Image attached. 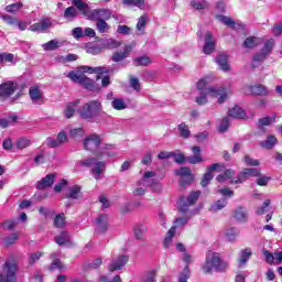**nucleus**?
Wrapping results in <instances>:
<instances>
[{"label":"nucleus","mask_w":282,"mask_h":282,"mask_svg":"<svg viewBox=\"0 0 282 282\" xmlns=\"http://www.w3.org/2000/svg\"><path fill=\"white\" fill-rule=\"evenodd\" d=\"M85 74H109V68L102 66H80L78 70H73L68 73L67 76L73 83H77L78 85H82V87L91 90L94 89V79L86 77Z\"/></svg>","instance_id":"1"},{"label":"nucleus","mask_w":282,"mask_h":282,"mask_svg":"<svg viewBox=\"0 0 282 282\" xmlns=\"http://www.w3.org/2000/svg\"><path fill=\"white\" fill-rule=\"evenodd\" d=\"M228 265V262L221 260V256L218 252L208 251L202 270L205 274H213V272H226Z\"/></svg>","instance_id":"2"},{"label":"nucleus","mask_w":282,"mask_h":282,"mask_svg":"<svg viewBox=\"0 0 282 282\" xmlns=\"http://www.w3.org/2000/svg\"><path fill=\"white\" fill-rule=\"evenodd\" d=\"M100 135L98 134H90L84 140V148L86 151H99L97 152L98 155H108V158H112V155H116V153L111 152V149H113V145L109 144H102L100 143Z\"/></svg>","instance_id":"3"},{"label":"nucleus","mask_w":282,"mask_h":282,"mask_svg":"<svg viewBox=\"0 0 282 282\" xmlns=\"http://www.w3.org/2000/svg\"><path fill=\"white\" fill-rule=\"evenodd\" d=\"M102 111V105L98 100H91L85 104L82 109L78 111L79 117H82L83 120H88V122H91L98 113Z\"/></svg>","instance_id":"4"},{"label":"nucleus","mask_w":282,"mask_h":282,"mask_svg":"<svg viewBox=\"0 0 282 282\" xmlns=\"http://www.w3.org/2000/svg\"><path fill=\"white\" fill-rule=\"evenodd\" d=\"M155 176V172L153 171H148L143 174V177L138 182V186H143V187H137L133 191V195L135 197H142L144 193H147L145 188H149L151 186H158L159 188H162L160 184H158V181H155L153 177Z\"/></svg>","instance_id":"5"},{"label":"nucleus","mask_w":282,"mask_h":282,"mask_svg":"<svg viewBox=\"0 0 282 282\" xmlns=\"http://www.w3.org/2000/svg\"><path fill=\"white\" fill-rule=\"evenodd\" d=\"M2 270H7V272L6 275L3 273H0V282L17 281V270H19V268L17 267L15 262H12L10 260L6 261Z\"/></svg>","instance_id":"6"},{"label":"nucleus","mask_w":282,"mask_h":282,"mask_svg":"<svg viewBox=\"0 0 282 282\" xmlns=\"http://www.w3.org/2000/svg\"><path fill=\"white\" fill-rule=\"evenodd\" d=\"M80 166H94L91 173L95 180H100L102 171L106 169L105 162H97L95 158L87 159L85 161H79Z\"/></svg>","instance_id":"7"},{"label":"nucleus","mask_w":282,"mask_h":282,"mask_svg":"<svg viewBox=\"0 0 282 282\" xmlns=\"http://www.w3.org/2000/svg\"><path fill=\"white\" fill-rule=\"evenodd\" d=\"M273 48H274V40L271 39L264 43V46L261 50V52L259 54H257L256 56H253L251 66L259 67L261 62L265 61V56H268V54H270V52H272Z\"/></svg>","instance_id":"8"},{"label":"nucleus","mask_w":282,"mask_h":282,"mask_svg":"<svg viewBox=\"0 0 282 282\" xmlns=\"http://www.w3.org/2000/svg\"><path fill=\"white\" fill-rule=\"evenodd\" d=\"M249 177H261V171L259 169H245L237 178L230 181V184H243Z\"/></svg>","instance_id":"9"},{"label":"nucleus","mask_w":282,"mask_h":282,"mask_svg":"<svg viewBox=\"0 0 282 282\" xmlns=\"http://www.w3.org/2000/svg\"><path fill=\"white\" fill-rule=\"evenodd\" d=\"M199 195H202V192L197 191L191 193L186 199L182 197L177 203V208L180 213H186L188 210V207L193 206V204H195V202L199 199Z\"/></svg>","instance_id":"10"},{"label":"nucleus","mask_w":282,"mask_h":282,"mask_svg":"<svg viewBox=\"0 0 282 282\" xmlns=\"http://www.w3.org/2000/svg\"><path fill=\"white\" fill-rule=\"evenodd\" d=\"M181 259L182 261H184V263H186V265L178 274L177 282H188V279H191V269L188 268V265L193 263V256H191L188 252H184Z\"/></svg>","instance_id":"11"},{"label":"nucleus","mask_w":282,"mask_h":282,"mask_svg":"<svg viewBox=\"0 0 282 282\" xmlns=\"http://www.w3.org/2000/svg\"><path fill=\"white\" fill-rule=\"evenodd\" d=\"M207 94L210 95V98H218V105H224V102L228 100V96H230V91H228L226 88L215 87H209L207 89Z\"/></svg>","instance_id":"12"},{"label":"nucleus","mask_w":282,"mask_h":282,"mask_svg":"<svg viewBox=\"0 0 282 282\" xmlns=\"http://www.w3.org/2000/svg\"><path fill=\"white\" fill-rule=\"evenodd\" d=\"M88 19L90 21H109L111 19V10L109 9H95L89 12Z\"/></svg>","instance_id":"13"},{"label":"nucleus","mask_w":282,"mask_h":282,"mask_svg":"<svg viewBox=\"0 0 282 282\" xmlns=\"http://www.w3.org/2000/svg\"><path fill=\"white\" fill-rule=\"evenodd\" d=\"M1 19L7 23V25H11V28H18L21 32H25L28 30V22L21 21L12 15L4 14Z\"/></svg>","instance_id":"14"},{"label":"nucleus","mask_w":282,"mask_h":282,"mask_svg":"<svg viewBox=\"0 0 282 282\" xmlns=\"http://www.w3.org/2000/svg\"><path fill=\"white\" fill-rule=\"evenodd\" d=\"M17 83L15 82H6L0 85V98L2 100H7L17 91Z\"/></svg>","instance_id":"15"},{"label":"nucleus","mask_w":282,"mask_h":282,"mask_svg":"<svg viewBox=\"0 0 282 282\" xmlns=\"http://www.w3.org/2000/svg\"><path fill=\"white\" fill-rule=\"evenodd\" d=\"M175 175L181 177L180 185L181 186H188V184L193 183V173L191 172V169L188 167H181L180 170L175 171Z\"/></svg>","instance_id":"16"},{"label":"nucleus","mask_w":282,"mask_h":282,"mask_svg":"<svg viewBox=\"0 0 282 282\" xmlns=\"http://www.w3.org/2000/svg\"><path fill=\"white\" fill-rule=\"evenodd\" d=\"M215 47H217L215 37L210 31H207L205 34V45L203 46L204 54H213V52H215Z\"/></svg>","instance_id":"17"},{"label":"nucleus","mask_w":282,"mask_h":282,"mask_svg":"<svg viewBox=\"0 0 282 282\" xmlns=\"http://www.w3.org/2000/svg\"><path fill=\"white\" fill-rule=\"evenodd\" d=\"M128 262L129 256H119L118 258L112 260V262L108 267V270L110 272H116V270H122V268H124Z\"/></svg>","instance_id":"18"},{"label":"nucleus","mask_w":282,"mask_h":282,"mask_svg":"<svg viewBox=\"0 0 282 282\" xmlns=\"http://www.w3.org/2000/svg\"><path fill=\"white\" fill-rule=\"evenodd\" d=\"M96 232H107L109 230V216L99 215L96 220Z\"/></svg>","instance_id":"19"},{"label":"nucleus","mask_w":282,"mask_h":282,"mask_svg":"<svg viewBox=\"0 0 282 282\" xmlns=\"http://www.w3.org/2000/svg\"><path fill=\"white\" fill-rule=\"evenodd\" d=\"M29 96L34 105H41V102H43V91L39 86H31Z\"/></svg>","instance_id":"20"},{"label":"nucleus","mask_w":282,"mask_h":282,"mask_svg":"<svg viewBox=\"0 0 282 282\" xmlns=\"http://www.w3.org/2000/svg\"><path fill=\"white\" fill-rule=\"evenodd\" d=\"M52 28V21L44 19L37 23L32 24L29 30L31 32H47Z\"/></svg>","instance_id":"21"},{"label":"nucleus","mask_w":282,"mask_h":282,"mask_svg":"<svg viewBox=\"0 0 282 282\" xmlns=\"http://www.w3.org/2000/svg\"><path fill=\"white\" fill-rule=\"evenodd\" d=\"M245 93L252 94L253 96H268V94H270V91H268V87L261 84L248 86V90H246Z\"/></svg>","instance_id":"22"},{"label":"nucleus","mask_w":282,"mask_h":282,"mask_svg":"<svg viewBox=\"0 0 282 282\" xmlns=\"http://www.w3.org/2000/svg\"><path fill=\"white\" fill-rule=\"evenodd\" d=\"M234 219H236V221H240V224H243L246 221H248V209H246V207H237L234 210L232 214Z\"/></svg>","instance_id":"23"},{"label":"nucleus","mask_w":282,"mask_h":282,"mask_svg":"<svg viewBox=\"0 0 282 282\" xmlns=\"http://www.w3.org/2000/svg\"><path fill=\"white\" fill-rule=\"evenodd\" d=\"M55 177L56 176L54 174H47L44 178H42L41 181L37 182L36 188L39 191L50 188V186H52L54 184Z\"/></svg>","instance_id":"24"},{"label":"nucleus","mask_w":282,"mask_h":282,"mask_svg":"<svg viewBox=\"0 0 282 282\" xmlns=\"http://www.w3.org/2000/svg\"><path fill=\"white\" fill-rule=\"evenodd\" d=\"M250 257H252V249H242L238 256L239 268H243V265L250 261Z\"/></svg>","instance_id":"25"},{"label":"nucleus","mask_w":282,"mask_h":282,"mask_svg":"<svg viewBox=\"0 0 282 282\" xmlns=\"http://www.w3.org/2000/svg\"><path fill=\"white\" fill-rule=\"evenodd\" d=\"M80 105V100H75L72 102L66 104V107L64 109V116L65 118H74V115L76 113V108Z\"/></svg>","instance_id":"26"},{"label":"nucleus","mask_w":282,"mask_h":282,"mask_svg":"<svg viewBox=\"0 0 282 282\" xmlns=\"http://www.w3.org/2000/svg\"><path fill=\"white\" fill-rule=\"evenodd\" d=\"M194 155L192 156H187L186 161L189 164H199L200 162H204V159L202 158V149H199V147H194L192 149Z\"/></svg>","instance_id":"27"},{"label":"nucleus","mask_w":282,"mask_h":282,"mask_svg":"<svg viewBox=\"0 0 282 282\" xmlns=\"http://www.w3.org/2000/svg\"><path fill=\"white\" fill-rule=\"evenodd\" d=\"M216 63L218 66H220L223 72H230V65H228V55H226V53H220L216 57Z\"/></svg>","instance_id":"28"},{"label":"nucleus","mask_w":282,"mask_h":282,"mask_svg":"<svg viewBox=\"0 0 282 282\" xmlns=\"http://www.w3.org/2000/svg\"><path fill=\"white\" fill-rule=\"evenodd\" d=\"M149 232V227L145 224H138L134 227V237L135 239L142 240L144 239V235Z\"/></svg>","instance_id":"29"},{"label":"nucleus","mask_w":282,"mask_h":282,"mask_svg":"<svg viewBox=\"0 0 282 282\" xmlns=\"http://www.w3.org/2000/svg\"><path fill=\"white\" fill-rule=\"evenodd\" d=\"M218 21L227 25V28H231V30H239V24L232 20V18H228L226 15H217Z\"/></svg>","instance_id":"30"},{"label":"nucleus","mask_w":282,"mask_h":282,"mask_svg":"<svg viewBox=\"0 0 282 282\" xmlns=\"http://www.w3.org/2000/svg\"><path fill=\"white\" fill-rule=\"evenodd\" d=\"M237 172H235V170L229 169V170H225V172L223 174H219L216 180L217 182H219V184H224V182H226L227 180H232V177H235Z\"/></svg>","instance_id":"31"},{"label":"nucleus","mask_w":282,"mask_h":282,"mask_svg":"<svg viewBox=\"0 0 282 282\" xmlns=\"http://www.w3.org/2000/svg\"><path fill=\"white\" fill-rule=\"evenodd\" d=\"M131 46H126L123 52H117L113 54L112 56V61L115 63H120V61H124V58H127V56H129V54H131Z\"/></svg>","instance_id":"32"},{"label":"nucleus","mask_w":282,"mask_h":282,"mask_svg":"<svg viewBox=\"0 0 282 282\" xmlns=\"http://www.w3.org/2000/svg\"><path fill=\"white\" fill-rule=\"evenodd\" d=\"M73 6L79 10L85 17H89V4L83 2V0H73Z\"/></svg>","instance_id":"33"},{"label":"nucleus","mask_w":282,"mask_h":282,"mask_svg":"<svg viewBox=\"0 0 282 282\" xmlns=\"http://www.w3.org/2000/svg\"><path fill=\"white\" fill-rule=\"evenodd\" d=\"M239 229L231 227L225 230V239H227V241H236L237 238L239 237Z\"/></svg>","instance_id":"34"},{"label":"nucleus","mask_w":282,"mask_h":282,"mask_svg":"<svg viewBox=\"0 0 282 282\" xmlns=\"http://www.w3.org/2000/svg\"><path fill=\"white\" fill-rule=\"evenodd\" d=\"M261 44V39L257 36H249L243 42V47H247L248 50H252L253 47H257V45Z\"/></svg>","instance_id":"35"},{"label":"nucleus","mask_w":282,"mask_h":282,"mask_svg":"<svg viewBox=\"0 0 282 282\" xmlns=\"http://www.w3.org/2000/svg\"><path fill=\"white\" fill-rule=\"evenodd\" d=\"M226 206H228V199L226 198H220L218 200H216L212 206H210V210L212 213H217L219 210H224V208H226Z\"/></svg>","instance_id":"36"},{"label":"nucleus","mask_w":282,"mask_h":282,"mask_svg":"<svg viewBox=\"0 0 282 282\" xmlns=\"http://www.w3.org/2000/svg\"><path fill=\"white\" fill-rule=\"evenodd\" d=\"M229 118H246V111L241 107L236 106L228 111Z\"/></svg>","instance_id":"37"},{"label":"nucleus","mask_w":282,"mask_h":282,"mask_svg":"<svg viewBox=\"0 0 282 282\" xmlns=\"http://www.w3.org/2000/svg\"><path fill=\"white\" fill-rule=\"evenodd\" d=\"M61 45H63V43H61L59 41L51 40L47 43H44L42 47L43 50H45V52H54V50H58Z\"/></svg>","instance_id":"38"},{"label":"nucleus","mask_w":282,"mask_h":282,"mask_svg":"<svg viewBox=\"0 0 282 282\" xmlns=\"http://www.w3.org/2000/svg\"><path fill=\"white\" fill-rule=\"evenodd\" d=\"M213 80V78L206 76L202 79H199L196 84V88L198 89V91H206V89H210V87H208V84Z\"/></svg>","instance_id":"39"},{"label":"nucleus","mask_w":282,"mask_h":282,"mask_svg":"<svg viewBox=\"0 0 282 282\" xmlns=\"http://www.w3.org/2000/svg\"><path fill=\"white\" fill-rule=\"evenodd\" d=\"M96 21H97L96 28L99 34H107V32L111 30V26L105 20H96Z\"/></svg>","instance_id":"40"},{"label":"nucleus","mask_w":282,"mask_h":282,"mask_svg":"<svg viewBox=\"0 0 282 282\" xmlns=\"http://www.w3.org/2000/svg\"><path fill=\"white\" fill-rule=\"evenodd\" d=\"M208 96L210 97L207 88L205 89V91L199 93V96L195 98V102L198 104L199 106L208 105Z\"/></svg>","instance_id":"41"},{"label":"nucleus","mask_w":282,"mask_h":282,"mask_svg":"<svg viewBox=\"0 0 282 282\" xmlns=\"http://www.w3.org/2000/svg\"><path fill=\"white\" fill-rule=\"evenodd\" d=\"M173 237H175V227H171L167 231L163 242L164 248H171V246H173Z\"/></svg>","instance_id":"42"},{"label":"nucleus","mask_w":282,"mask_h":282,"mask_svg":"<svg viewBox=\"0 0 282 282\" xmlns=\"http://www.w3.org/2000/svg\"><path fill=\"white\" fill-rule=\"evenodd\" d=\"M3 63H11V65H17V62H14V54L0 53V65H3Z\"/></svg>","instance_id":"43"},{"label":"nucleus","mask_w":282,"mask_h":282,"mask_svg":"<svg viewBox=\"0 0 282 282\" xmlns=\"http://www.w3.org/2000/svg\"><path fill=\"white\" fill-rule=\"evenodd\" d=\"M55 242L58 246H65V243H69V234L67 231H62L61 235L55 237Z\"/></svg>","instance_id":"44"},{"label":"nucleus","mask_w":282,"mask_h":282,"mask_svg":"<svg viewBox=\"0 0 282 282\" xmlns=\"http://www.w3.org/2000/svg\"><path fill=\"white\" fill-rule=\"evenodd\" d=\"M145 28H147V17L142 15L139 18L138 23H137V34L138 35L144 34Z\"/></svg>","instance_id":"45"},{"label":"nucleus","mask_w":282,"mask_h":282,"mask_svg":"<svg viewBox=\"0 0 282 282\" xmlns=\"http://www.w3.org/2000/svg\"><path fill=\"white\" fill-rule=\"evenodd\" d=\"M135 67H147V65H151V57L149 56H141V57H137L133 61Z\"/></svg>","instance_id":"46"},{"label":"nucleus","mask_w":282,"mask_h":282,"mask_svg":"<svg viewBox=\"0 0 282 282\" xmlns=\"http://www.w3.org/2000/svg\"><path fill=\"white\" fill-rule=\"evenodd\" d=\"M69 134L74 140H83V138H85V129L74 128L69 131Z\"/></svg>","instance_id":"47"},{"label":"nucleus","mask_w":282,"mask_h":282,"mask_svg":"<svg viewBox=\"0 0 282 282\" xmlns=\"http://www.w3.org/2000/svg\"><path fill=\"white\" fill-rule=\"evenodd\" d=\"M274 144H276V137L274 135H269L267 140L262 141L260 145L262 149H273Z\"/></svg>","instance_id":"48"},{"label":"nucleus","mask_w":282,"mask_h":282,"mask_svg":"<svg viewBox=\"0 0 282 282\" xmlns=\"http://www.w3.org/2000/svg\"><path fill=\"white\" fill-rule=\"evenodd\" d=\"M111 107L117 111H122V109H127V102H124V99L116 98L111 101Z\"/></svg>","instance_id":"49"},{"label":"nucleus","mask_w":282,"mask_h":282,"mask_svg":"<svg viewBox=\"0 0 282 282\" xmlns=\"http://www.w3.org/2000/svg\"><path fill=\"white\" fill-rule=\"evenodd\" d=\"M78 17V11L74 7H68L64 11V19H67V21H73V19H76Z\"/></svg>","instance_id":"50"},{"label":"nucleus","mask_w":282,"mask_h":282,"mask_svg":"<svg viewBox=\"0 0 282 282\" xmlns=\"http://www.w3.org/2000/svg\"><path fill=\"white\" fill-rule=\"evenodd\" d=\"M191 6L194 10H206V8H208V2L204 0H191Z\"/></svg>","instance_id":"51"},{"label":"nucleus","mask_w":282,"mask_h":282,"mask_svg":"<svg viewBox=\"0 0 282 282\" xmlns=\"http://www.w3.org/2000/svg\"><path fill=\"white\" fill-rule=\"evenodd\" d=\"M23 8L22 2H15L12 4H9L6 7V12H9L10 14H15V12H19Z\"/></svg>","instance_id":"52"},{"label":"nucleus","mask_w":282,"mask_h":282,"mask_svg":"<svg viewBox=\"0 0 282 282\" xmlns=\"http://www.w3.org/2000/svg\"><path fill=\"white\" fill-rule=\"evenodd\" d=\"M31 145H32V140L24 137L18 139L17 141V147L18 149H21V150L28 149V147H31Z\"/></svg>","instance_id":"53"},{"label":"nucleus","mask_w":282,"mask_h":282,"mask_svg":"<svg viewBox=\"0 0 282 282\" xmlns=\"http://www.w3.org/2000/svg\"><path fill=\"white\" fill-rule=\"evenodd\" d=\"M55 228H65V214H58L54 218Z\"/></svg>","instance_id":"54"},{"label":"nucleus","mask_w":282,"mask_h":282,"mask_svg":"<svg viewBox=\"0 0 282 282\" xmlns=\"http://www.w3.org/2000/svg\"><path fill=\"white\" fill-rule=\"evenodd\" d=\"M131 32H133V30H131V28H129L128 25L119 24L117 26V34H122L123 36H129V34H131Z\"/></svg>","instance_id":"55"},{"label":"nucleus","mask_w":282,"mask_h":282,"mask_svg":"<svg viewBox=\"0 0 282 282\" xmlns=\"http://www.w3.org/2000/svg\"><path fill=\"white\" fill-rule=\"evenodd\" d=\"M276 121V116L263 117L259 120L260 127H268Z\"/></svg>","instance_id":"56"},{"label":"nucleus","mask_w":282,"mask_h":282,"mask_svg":"<svg viewBox=\"0 0 282 282\" xmlns=\"http://www.w3.org/2000/svg\"><path fill=\"white\" fill-rule=\"evenodd\" d=\"M178 131L181 138H189L191 137V130L188 129V126L186 123L178 124Z\"/></svg>","instance_id":"57"},{"label":"nucleus","mask_w":282,"mask_h":282,"mask_svg":"<svg viewBox=\"0 0 282 282\" xmlns=\"http://www.w3.org/2000/svg\"><path fill=\"white\" fill-rule=\"evenodd\" d=\"M212 173L216 171L217 173H221L226 171V163H214L207 167Z\"/></svg>","instance_id":"58"},{"label":"nucleus","mask_w":282,"mask_h":282,"mask_svg":"<svg viewBox=\"0 0 282 282\" xmlns=\"http://www.w3.org/2000/svg\"><path fill=\"white\" fill-rule=\"evenodd\" d=\"M19 234H11L9 237L4 239V245L7 247L13 246V243H17V241H19Z\"/></svg>","instance_id":"59"},{"label":"nucleus","mask_w":282,"mask_h":282,"mask_svg":"<svg viewBox=\"0 0 282 282\" xmlns=\"http://www.w3.org/2000/svg\"><path fill=\"white\" fill-rule=\"evenodd\" d=\"M213 177V172L207 167V172L204 174L203 180L200 182L202 186L206 187L207 184H210Z\"/></svg>","instance_id":"60"},{"label":"nucleus","mask_w":282,"mask_h":282,"mask_svg":"<svg viewBox=\"0 0 282 282\" xmlns=\"http://www.w3.org/2000/svg\"><path fill=\"white\" fill-rule=\"evenodd\" d=\"M2 226L6 228V230H14L17 226H19V220L17 219H11L2 223Z\"/></svg>","instance_id":"61"},{"label":"nucleus","mask_w":282,"mask_h":282,"mask_svg":"<svg viewBox=\"0 0 282 282\" xmlns=\"http://www.w3.org/2000/svg\"><path fill=\"white\" fill-rule=\"evenodd\" d=\"M78 195H80V186L75 185V186L70 187L69 197L72 199H78Z\"/></svg>","instance_id":"62"},{"label":"nucleus","mask_w":282,"mask_h":282,"mask_svg":"<svg viewBox=\"0 0 282 282\" xmlns=\"http://www.w3.org/2000/svg\"><path fill=\"white\" fill-rule=\"evenodd\" d=\"M245 164L247 166H259L260 162L257 159H252L249 155L245 156Z\"/></svg>","instance_id":"63"},{"label":"nucleus","mask_w":282,"mask_h":282,"mask_svg":"<svg viewBox=\"0 0 282 282\" xmlns=\"http://www.w3.org/2000/svg\"><path fill=\"white\" fill-rule=\"evenodd\" d=\"M143 282H155V271H149V272L144 275Z\"/></svg>","instance_id":"64"}]
</instances>
